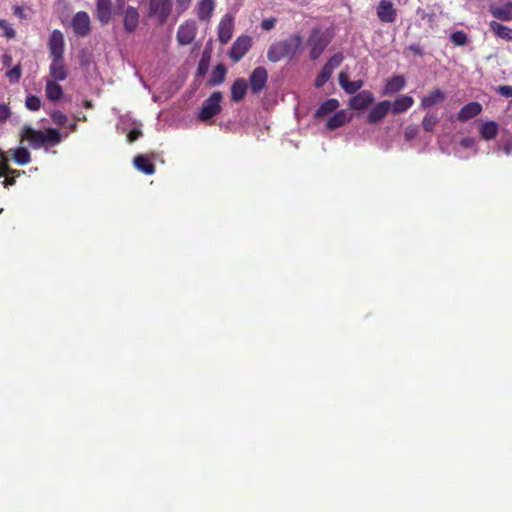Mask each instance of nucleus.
Instances as JSON below:
<instances>
[{
  "mask_svg": "<svg viewBox=\"0 0 512 512\" xmlns=\"http://www.w3.org/2000/svg\"><path fill=\"white\" fill-rule=\"evenodd\" d=\"M13 14L20 18H23V16H24L23 9L18 5L13 6Z\"/></svg>",
  "mask_w": 512,
  "mask_h": 512,
  "instance_id": "nucleus-55",
  "label": "nucleus"
},
{
  "mask_svg": "<svg viewBox=\"0 0 512 512\" xmlns=\"http://www.w3.org/2000/svg\"><path fill=\"white\" fill-rule=\"evenodd\" d=\"M499 131V126L494 121H487L480 126L479 132L480 136L483 137L484 140H493L497 132Z\"/></svg>",
  "mask_w": 512,
  "mask_h": 512,
  "instance_id": "nucleus-31",
  "label": "nucleus"
},
{
  "mask_svg": "<svg viewBox=\"0 0 512 512\" xmlns=\"http://www.w3.org/2000/svg\"><path fill=\"white\" fill-rule=\"evenodd\" d=\"M0 29L3 30V35H5L6 38L13 39L16 37V30H14L6 20L0 19Z\"/></svg>",
  "mask_w": 512,
  "mask_h": 512,
  "instance_id": "nucleus-41",
  "label": "nucleus"
},
{
  "mask_svg": "<svg viewBox=\"0 0 512 512\" xmlns=\"http://www.w3.org/2000/svg\"><path fill=\"white\" fill-rule=\"evenodd\" d=\"M215 10V0H201L197 3L196 14L200 21H209Z\"/></svg>",
  "mask_w": 512,
  "mask_h": 512,
  "instance_id": "nucleus-21",
  "label": "nucleus"
},
{
  "mask_svg": "<svg viewBox=\"0 0 512 512\" xmlns=\"http://www.w3.org/2000/svg\"><path fill=\"white\" fill-rule=\"evenodd\" d=\"M446 99V94L443 90L436 89L428 92L426 96L421 99L420 107L422 109L432 108L437 103H442Z\"/></svg>",
  "mask_w": 512,
  "mask_h": 512,
  "instance_id": "nucleus-20",
  "label": "nucleus"
},
{
  "mask_svg": "<svg viewBox=\"0 0 512 512\" xmlns=\"http://www.w3.org/2000/svg\"><path fill=\"white\" fill-rule=\"evenodd\" d=\"M450 39L452 44L456 46H464L468 43V35L462 30L454 31L450 35Z\"/></svg>",
  "mask_w": 512,
  "mask_h": 512,
  "instance_id": "nucleus-37",
  "label": "nucleus"
},
{
  "mask_svg": "<svg viewBox=\"0 0 512 512\" xmlns=\"http://www.w3.org/2000/svg\"><path fill=\"white\" fill-rule=\"evenodd\" d=\"M49 73L54 81H64L67 76L64 58H52V63L49 65Z\"/></svg>",
  "mask_w": 512,
  "mask_h": 512,
  "instance_id": "nucleus-19",
  "label": "nucleus"
},
{
  "mask_svg": "<svg viewBox=\"0 0 512 512\" xmlns=\"http://www.w3.org/2000/svg\"><path fill=\"white\" fill-rule=\"evenodd\" d=\"M8 158L5 152L0 150V168H8Z\"/></svg>",
  "mask_w": 512,
  "mask_h": 512,
  "instance_id": "nucleus-53",
  "label": "nucleus"
},
{
  "mask_svg": "<svg viewBox=\"0 0 512 512\" xmlns=\"http://www.w3.org/2000/svg\"><path fill=\"white\" fill-rule=\"evenodd\" d=\"M84 106H85L86 108H91V107H92V103H91V101H85V102H84Z\"/></svg>",
  "mask_w": 512,
  "mask_h": 512,
  "instance_id": "nucleus-58",
  "label": "nucleus"
},
{
  "mask_svg": "<svg viewBox=\"0 0 512 512\" xmlns=\"http://www.w3.org/2000/svg\"><path fill=\"white\" fill-rule=\"evenodd\" d=\"M268 82V72L264 67H257L253 69L251 76H249V87L254 95H258L264 90Z\"/></svg>",
  "mask_w": 512,
  "mask_h": 512,
  "instance_id": "nucleus-10",
  "label": "nucleus"
},
{
  "mask_svg": "<svg viewBox=\"0 0 512 512\" xmlns=\"http://www.w3.org/2000/svg\"><path fill=\"white\" fill-rule=\"evenodd\" d=\"M21 137L29 141L33 149H39L45 144H58L60 142V132L58 129L49 128L45 132L34 130L31 126L24 125L21 130Z\"/></svg>",
  "mask_w": 512,
  "mask_h": 512,
  "instance_id": "nucleus-2",
  "label": "nucleus"
},
{
  "mask_svg": "<svg viewBox=\"0 0 512 512\" xmlns=\"http://www.w3.org/2000/svg\"><path fill=\"white\" fill-rule=\"evenodd\" d=\"M233 26H234V18L231 13H226L221 18L220 23H218L217 27V36L218 41L221 42V44H227L228 41L232 38L233 33Z\"/></svg>",
  "mask_w": 512,
  "mask_h": 512,
  "instance_id": "nucleus-9",
  "label": "nucleus"
},
{
  "mask_svg": "<svg viewBox=\"0 0 512 512\" xmlns=\"http://www.w3.org/2000/svg\"><path fill=\"white\" fill-rule=\"evenodd\" d=\"M123 10V29L127 34H132L137 30L139 24V12L136 7L126 6Z\"/></svg>",
  "mask_w": 512,
  "mask_h": 512,
  "instance_id": "nucleus-12",
  "label": "nucleus"
},
{
  "mask_svg": "<svg viewBox=\"0 0 512 512\" xmlns=\"http://www.w3.org/2000/svg\"><path fill=\"white\" fill-rule=\"evenodd\" d=\"M461 145L464 149H471L475 145V141L473 137H463L461 140Z\"/></svg>",
  "mask_w": 512,
  "mask_h": 512,
  "instance_id": "nucleus-47",
  "label": "nucleus"
},
{
  "mask_svg": "<svg viewBox=\"0 0 512 512\" xmlns=\"http://www.w3.org/2000/svg\"><path fill=\"white\" fill-rule=\"evenodd\" d=\"M21 75H22V69H21L20 64L9 69L8 72L6 73V76H7L8 80H10L11 83H17L19 81V79L21 78Z\"/></svg>",
  "mask_w": 512,
  "mask_h": 512,
  "instance_id": "nucleus-40",
  "label": "nucleus"
},
{
  "mask_svg": "<svg viewBox=\"0 0 512 512\" xmlns=\"http://www.w3.org/2000/svg\"><path fill=\"white\" fill-rule=\"evenodd\" d=\"M26 107L29 111L37 112L40 109L41 101L36 95H28L26 98Z\"/></svg>",
  "mask_w": 512,
  "mask_h": 512,
  "instance_id": "nucleus-39",
  "label": "nucleus"
},
{
  "mask_svg": "<svg viewBox=\"0 0 512 512\" xmlns=\"http://www.w3.org/2000/svg\"><path fill=\"white\" fill-rule=\"evenodd\" d=\"M10 153H12L13 161L20 166L27 165L30 162V153L27 148L11 149Z\"/></svg>",
  "mask_w": 512,
  "mask_h": 512,
  "instance_id": "nucleus-33",
  "label": "nucleus"
},
{
  "mask_svg": "<svg viewBox=\"0 0 512 512\" xmlns=\"http://www.w3.org/2000/svg\"><path fill=\"white\" fill-rule=\"evenodd\" d=\"M118 11L117 9H112V0H96V19L102 25L110 23L113 14H116Z\"/></svg>",
  "mask_w": 512,
  "mask_h": 512,
  "instance_id": "nucleus-11",
  "label": "nucleus"
},
{
  "mask_svg": "<svg viewBox=\"0 0 512 512\" xmlns=\"http://www.w3.org/2000/svg\"><path fill=\"white\" fill-rule=\"evenodd\" d=\"M489 12L494 18L500 21L510 22L512 21V1L492 5L490 6Z\"/></svg>",
  "mask_w": 512,
  "mask_h": 512,
  "instance_id": "nucleus-18",
  "label": "nucleus"
},
{
  "mask_svg": "<svg viewBox=\"0 0 512 512\" xmlns=\"http://www.w3.org/2000/svg\"><path fill=\"white\" fill-rule=\"evenodd\" d=\"M332 73L333 70L322 67L315 79V87L322 88L323 85H325L326 82L332 77Z\"/></svg>",
  "mask_w": 512,
  "mask_h": 512,
  "instance_id": "nucleus-36",
  "label": "nucleus"
},
{
  "mask_svg": "<svg viewBox=\"0 0 512 512\" xmlns=\"http://www.w3.org/2000/svg\"><path fill=\"white\" fill-rule=\"evenodd\" d=\"M377 16L382 23H393L396 20V9L389 0H380L377 6Z\"/></svg>",
  "mask_w": 512,
  "mask_h": 512,
  "instance_id": "nucleus-14",
  "label": "nucleus"
},
{
  "mask_svg": "<svg viewBox=\"0 0 512 512\" xmlns=\"http://www.w3.org/2000/svg\"><path fill=\"white\" fill-rule=\"evenodd\" d=\"M90 17L85 11H79L75 13L73 19H71V27H73L74 33L79 37H86L90 34Z\"/></svg>",
  "mask_w": 512,
  "mask_h": 512,
  "instance_id": "nucleus-8",
  "label": "nucleus"
},
{
  "mask_svg": "<svg viewBox=\"0 0 512 512\" xmlns=\"http://www.w3.org/2000/svg\"><path fill=\"white\" fill-rule=\"evenodd\" d=\"M503 151L506 155H510L512 151V143L510 141H506L503 144Z\"/></svg>",
  "mask_w": 512,
  "mask_h": 512,
  "instance_id": "nucleus-54",
  "label": "nucleus"
},
{
  "mask_svg": "<svg viewBox=\"0 0 512 512\" xmlns=\"http://www.w3.org/2000/svg\"><path fill=\"white\" fill-rule=\"evenodd\" d=\"M2 65L5 67H11L12 65V56L9 54H3L1 57Z\"/></svg>",
  "mask_w": 512,
  "mask_h": 512,
  "instance_id": "nucleus-52",
  "label": "nucleus"
},
{
  "mask_svg": "<svg viewBox=\"0 0 512 512\" xmlns=\"http://www.w3.org/2000/svg\"><path fill=\"white\" fill-rule=\"evenodd\" d=\"M406 85L405 78L401 75H396L386 81L384 86L383 95H394L395 93L404 89Z\"/></svg>",
  "mask_w": 512,
  "mask_h": 512,
  "instance_id": "nucleus-25",
  "label": "nucleus"
},
{
  "mask_svg": "<svg viewBox=\"0 0 512 512\" xmlns=\"http://www.w3.org/2000/svg\"><path fill=\"white\" fill-rule=\"evenodd\" d=\"M171 14V0H149V15L157 19L159 25L166 23Z\"/></svg>",
  "mask_w": 512,
  "mask_h": 512,
  "instance_id": "nucleus-5",
  "label": "nucleus"
},
{
  "mask_svg": "<svg viewBox=\"0 0 512 512\" xmlns=\"http://www.w3.org/2000/svg\"><path fill=\"white\" fill-rule=\"evenodd\" d=\"M498 93L504 97H512V86H500L498 87Z\"/></svg>",
  "mask_w": 512,
  "mask_h": 512,
  "instance_id": "nucleus-48",
  "label": "nucleus"
},
{
  "mask_svg": "<svg viewBox=\"0 0 512 512\" xmlns=\"http://www.w3.org/2000/svg\"><path fill=\"white\" fill-rule=\"evenodd\" d=\"M52 120L54 123L62 126V125H65L67 118H66V115L63 114L62 112L54 111L52 114Z\"/></svg>",
  "mask_w": 512,
  "mask_h": 512,
  "instance_id": "nucleus-44",
  "label": "nucleus"
},
{
  "mask_svg": "<svg viewBox=\"0 0 512 512\" xmlns=\"http://www.w3.org/2000/svg\"><path fill=\"white\" fill-rule=\"evenodd\" d=\"M339 107V102L336 98H330L321 103L320 107H318L315 116L316 118H322L332 112H336Z\"/></svg>",
  "mask_w": 512,
  "mask_h": 512,
  "instance_id": "nucleus-27",
  "label": "nucleus"
},
{
  "mask_svg": "<svg viewBox=\"0 0 512 512\" xmlns=\"http://www.w3.org/2000/svg\"><path fill=\"white\" fill-rule=\"evenodd\" d=\"M303 38L296 33L282 40L276 41L268 47V61L276 63L284 59L289 61L296 58L302 47Z\"/></svg>",
  "mask_w": 512,
  "mask_h": 512,
  "instance_id": "nucleus-1",
  "label": "nucleus"
},
{
  "mask_svg": "<svg viewBox=\"0 0 512 512\" xmlns=\"http://www.w3.org/2000/svg\"><path fill=\"white\" fill-rule=\"evenodd\" d=\"M489 27L500 39L512 42V29L509 26L493 21L489 23Z\"/></svg>",
  "mask_w": 512,
  "mask_h": 512,
  "instance_id": "nucleus-29",
  "label": "nucleus"
},
{
  "mask_svg": "<svg viewBox=\"0 0 512 512\" xmlns=\"http://www.w3.org/2000/svg\"><path fill=\"white\" fill-rule=\"evenodd\" d=\"M390 111V102L389 101H382L377 103L370 109L368 116H367V122L370 125L378 124L381 120L384 119V117L387 115V113Z\"/></svg>",
  "mask_w": 512,
  "mask_h": 512,
  "instance_id": "nucleus-15",
  "label": "nucleus"
},
{
  "mask_svg": "<svg viewBox=\"0 0 512 512\" xmlns=\"http://www.w3.org/2000/svg\"><path fill=\"white\" fill-rule=\"evenodd\" d=\"M11 116V110L6 104H0V124L5 123Z\"/></svg>",
  "mask_w": 512,
  "mask_h": 512,
  "instance_id": "nucleus-43",
  "label": "nucleus"
},
{
  "mask_svg": "<svg viewBox=\"0 0 512 512\" xmlns=\"http://www.w3.org/2000/svg\"><path fill=\"white\" fill-rule=\"evenodd\" d=\"M374 102V95L369 90H362L349 100V107L354 110H364Z\"/></svg>",
  "mask_w": 512,
  "mask_h": 512,
  "instance_id": "nucleus-16",
  "label": "nucleus"
},
{
  "mask_svg": "<svg viewBox=\"0 0 512 512\" xmlns=\"http://www.w3.org/2000/svg\"><path fill=\"white\" fill-rule=\"evenodd\" d=\"M276 18H267L260 23V27H262L263 31H270L275 27Z\"/></svg>",
  "mask_w": 512,
  "mask_h": 512,
  "instance_id": "nucleus-45",
  "label": "nucleus"
},
{
  "mask_svg": "<svg viewBox=\"0 0 512 512\" xmlns=\"http://www.w3.org/2000/svg\"><path fill=\"white\" fill-rule=\"evenodd\" d=\"M332 41V34L321 27H314L310 31L309 38L306 40L307 46L310 48V59L316 61L325 52L326 48Z\"/></svg>",
  "mask_w": 512,
  "mask_h": 512,
  "instance_id": "nucleus-3",
  "label": "nucleus"
},
{
  "mask_svg": "<svg viewBox=\"0 0 512 512\" xmlns=\"http://www.w3.org/2000/svg\"><path fill=\"white\" fill-rule=\"evenodd\" d=\"M439 119L436 113L434 112H427L424 116V119H422V129H424L426 132L431 133L433 129H435V126L437 125Z\"/></svg>",
  "mask_w": 512,
  "mask_h": 512,
  "instance_id": "nucleus-35",
  "label": "nucleus"
},
{
  "mask_svg": "<svg viewBox=\"0 0 512 512\" xmlns=\"http://www.w3.org/2000/svg\"><path fill=\"white\" fill-rule=\"evenodd\" d=\"M141 137L142 131L140 130V125L134 127L133 129L130 130V132L127 133V140L130 143L137 141Z\"/></svg>",
  "mask_w": 512,
  "mask_h": 512,
  "instance_id": "nucleus-42",
  "label": "nucleus"
},
{
  "mask_svg": "<svg viewBox=\"0 0 512 512\" xmlns=\"http://www.w3.org/2000/svg\"><path fill=\"white\" fill-rule=\"evenodd\" d=\"M409 51L412 52L414 55L421 57L423 55L422 47L418 44H411L408 47Z\"/></svg>",
  "mask_w": 512,
  "mask_h": 512,
  "instance_id": "nucleus-50",
  "label": "nucleus"
},
{
  "mask_svg": "<svg viewBox=\"0 0 512 512\" xmlns=\"http://www.w3.org/2000/svg\"><path fill=\"white\" fill-rule=\"evenodd\" d=\"M348 121L345 111H336L330 119L327 120L326 128L335 130L342 127Z\"/></svg>",
  "mask_w": 512,
  "mask_h": 512,
  "instance_id": "nucleus-32",
  "label": "nucleus"
},
{
  "mask_svg": "<svg viewBox=\"0 0 512 512\" xmlns=\"http://www.w3.org/2000/svg\"><path fill=\"white\" fill-rule=\"evenodd\" d=\"M418 134V129L416 126H409L405 128V139L411 141Z\"/></svg>",
  "mask_w": 512,
  "mask_h": 512,
  "instance_id": "nucleus-46",
  "label": "nucleus"
},
{
  "mask_svg": "<svg viewBox=\"0 0 512 512\" xmlns=\"http://www.w3.org/2000/svg\"><path fill=\"white\" fill-rule=\"evenodd\" d=\"M483 110V106H481L478 102H468L462 106L461 110L457 113V120L461 122H468L475 118L480 112Z\"/></svg>",
  "mask_w": 512,
  "mask_h": 512,
  "instance_id": "nucleus-17",
  "label": "nucleus"
},
{
  "mask_svg": "<svg viewBox=\"0 0 512 512\" xmlns=\"http://www.w3.org/2000/svg\"><path fill=\"white\" fill-rule=\"evenodd\" d=\"M210 58L211 56L209 51L205 50L204 52H202V56L196 68L197 78H201L206 75L208 69L210 68Z\"/></svg>",
  "mask_w": 512,
  "mask_h": 512,
  "instance_id": "nucleus-34",
  "label": "nucleus"
},
{
  "mask_svg": "<svg viewBox=\"0 0 512 512\" xmlns=\"http://www.w3.org/2000/svg\"><path fill=\"white\" fill-rule=\"evenodd\" d=\"M45 95L50 101H58L63 96V88L56 81H47Z\"/></svg>",
  "mask_w": 512,
  "mask_h": 512,
  "instance_id": "nucleus-30",
  "label": "nucleus"
},
{
  "mask_svg": "<svg viewBox=\"0 0 512 512\" xmlns=\"http://www.w3.org/2000/svg\"><path fill=\"white\" fill-rule=\"evenodd\" d=\"M221 100H222V93L219 91H215L208 97L204 104L201 106V110L199 112V120L201 121H208L212 119L213 117L217 116L218 113L221 112Z\"/></svg>",
  "mask_w": 512,
  "mask_h": 512,
  "instance_id": "nucleus-4",
  "label": "nucleus"
},
{
  "mask_svg": "<svg viewBox=\"0 0 512 512\" xmlns=\"http://www.w3.org/2000/svg\"><path fill=\"white\" fill-rule=\"evenodd\" d=\"M343 58L344 57L341 52L333 54V56H331L330 59L327 60L326 64L324 65V68L334 70V68L341 65Z\"/></svg>",
  "mask_w": 512,
  "mask_h": 512,
  "instance_id": "nucleus-38",
  "label": "nucleus"
},
{
  "mask_svg": "<svg viewBox=\"0 0 512 512\" xmlns=\"http://www.w3.org/2000/svg\"><path fill=\"white\" fill-rule=\"evenodd\" d=\"M413 105V98L409 95H401L395 99L393 103L390 102V111L395 115L401 114L409 110Z\"/></svg>",
  "mask_w": 512,
  "mask_h": 512,
  "instance_id": "nucleus-24",
  "label": "nucleus"
},
{
  "mask_svg": "<svg viewBox=\"0 0 512 512\" xmlns=\"http://www.w3.org/2000/svg\"><path fill=\"white\" fill-rule=\"evenodd\" d=\"M338 82H340V86L343 91L349 95L356 94L363 87V81H349L347 73L342 72L338 75Z\"/></svg>",
  "mask_w": 512,
  "mask_h": 512,
  "instance_id": "nucleus-22",
  "label": "nucleus"
},
{
  "mask_svg": "<svg viewBox=\"0 0 512 512\" xmlns=\"http://www.w3.org/2000/svg\"><path fill=\"white\" fill-rule=\"evenodd\" d=\"M191 1L192 0H176V6H178V9L183 12L189 8Z\"/></svg>",
  "mask_w": 512,
  "mask_h": 512,
  "instance_id": "nucleus-49",
  "label": "nucleus"
},
{
  "mask_svg": "<svg viewBox=\"0 0 512 512\" xmlns=\"http://www.w3.org/2000/svg\"><path fill=\"white\" fill-rule=\"evenodd\" d=\"M15 183H16V179L15 178H7V179L2 181L3 186L6 187V188L12 186Z\"/></svg>",
  "mask_w": 512,
  "mask_h": 512,
  "instance_id": "nucleus-56",
  "label": "nucleus"
},
{
  "mask_svg": "<svg viewBox=\"0 0 512 512\" xmlns=\"http://www.w3.org/2000/svg\"><path fill=\"white\" fill-rule=\"evenodd\" d=\"M197 35V24L195 20L189 19L180 24L176 31V41L180 46L192 44Z\"/></svg>",
  "mask_w": 512,
  "mask_h": 512,
  "instance_id": "nucleus-6",
  "label": "nucleus"
},
{
  "mask_svg": "<svg viewBox=\"0 0 512 512\" xmlns=\"http://www.w3.org/2000/svg\"><path fill=\"white\" fill-rule=\"evenodd\" d=\"M133 165L137 170L145 173L146 175H153L155 167L152 162L144 155H138L133 158Z\"/></svg>",
  "mask_w": 512,
  "mask_h": 512,
  "instance_id": "nucleus-28",
  "label": "nucleus"
},
{
  "mask_svg": "<svg viewBox=\"0 0 512 512\" xmlns=\"http://www.w3.org/2000/svg\"><path fill=\"white\" fill-rule=\"evenodd\" d=\"M116 1V10L124 9V0H115Z\"/></svg>",
  "mask_w": 512,
  "mask_h": 512,
  "instance_id": "nucleus-57",
  "label": "nucleus"
},
{
  "mask_svg": "<svg viewBox=\"0 0 512 512\" xmlns=\"http://www.w3.org/2000/svg\"><path fill=\"white\" fill-rule=\"evenodd\" d=\"M7 173H10L12 175H21V173H23V171H19V170H12L10 168H1L0 167V177H3L5 176Z\"/></svg>",
  "mask_w": 512,
  "mask_h": 512,
  "instance_id": "nucleus-51",
  "label": "nucleus"
},
{
  "mask_svg": "<svg viewBox=\"0 0 512 512\" xmlns=\"http://www.w3.org/2000/svg\"><path fill=\"white\" fill-rule=\"evenodd\" d=\"M251 47L252 38L248 35H241L234 40L230 52H228V56H230L234 63H238L241 61L244 55L248 53L249 48Z\"/></svg>",
  "mask_w": 512,
  "mask_h": 512,
  "instance_id": "nucleus-7",
  "label": "nucleus"
},
{
  "mask_svg": "<svg viewBox=\"0 0 512 512\" xmlns=\"http://www.w3.org/2000/svg\"><path fill=\"white\" fill-rule=\"evenodd\" d=\"M248 83L243 78H237L231 86V99L233 102H241L247 93Z\"/></svg>",
  "mask_w": 512,
  "mask_h": 512,
  "instance_id": "nucleus-23",
  "label": "nucleus"
},
{
  "mask_svg": "<svg viewBox=\"0 0 512 512\" xmlns=\"http://www.w3.org/2000/svg\"><path fill=\"white\" fill-rule=\"evenodd\" d=\"M227 74V68L224 64H218L212 70L211 76L209 78V81H207V85L209 87H216L218 85H221L224 82V79L226 78Z\"/></svg>",
  "mask_w": 512,
  "mask_h": 512,
  "instance_id": "nucleus-26",
  "label": "nucleus"
},
{
  "mask_svg": "<svg viewBox=\"0 0 512 512\" xmlns=\"http://www.w3.org/2000/svg\"><path fill=\"white\" fill-rule=\"evenodd\" d=\"M49 54L52 58H64V36L60 30L52 31L49 36Z\"/></svg>",
  "mask_w": 512,
  "mask_h": 512,
  "instance_id": "nucleus-13",
  "label": "nucleus"
}]
</instances>
